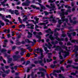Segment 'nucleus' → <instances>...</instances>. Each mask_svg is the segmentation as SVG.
<instances>
[{
    "label": "nucleus",
    "mask_w": 78,
    "mask_h": 78,
    "mask_svg": "<svg viewBox=\"0 0 78 78\" xmlns=\"http://www.w3.org/2000/svg\"><path fill=\"white\" fill-rule=\"evenodd\" d=\"M41 56H39L38 57V59H41L40 60L35 61L34 62V63L35 64H41V65L42 67H43L44 66V64L42 63L43 62V60L42 58H44V56L43 55V54H41Z\"/></svg>",
    "instance_id": "1"
},
{
    "label": "nucleus",
    "mask_w": 78,
    "mask_h": 78,
    "mask_svg": "<svg viewBox=\"0 0 78 78\" xmlns=\"http://www.w3.org/2000/svg\"><path fill=\"white\" fill-rule=\"evenodd\" d=\"M61 12H60L59 13L60 16H64V15L67 16V15H68V14H69L67 11H66L65 12H64V9H61Z\"/></svg>",
    "instance_id": "2"
},
{
    "label": "nucleus",
    "mask_w": 78,
    "mask_h": 78,
    "mask_svg": "<svg viewBox=\"0 0 78 78\" xmlns=\"http://www.w3.org/2000/svg\"><path fill=\"white\" fill-rule=\"evenodd\" d=\"M33 34L34 36H35L36 37L37 39H38V40L37 41L38 42H40L41 41V37L40 36L37 35V32L36 31H34L33 32Z\"/></svg>",
    "instance_id": "3"
},
{
    "label": "nucleus",
    "mask_w": 78,
    "mask_h": 78,
    "mask_svg": "<svg viewBox=\"0 0 78 78\" xmlns=\"http://www.w3.org/2000/svg\"><path fill=\"white\" fill-rule=\"evenodd\" d=\"M31 1H29V0H26L25 3H22V6H29L30 5V3Z\"/></svg>",
    "instance_id": "4"
},
{
    "label": "nucleus",
    "mask_w": 78,
    "mask_h": 78,
    "mask_svg": "<svg viewBox=\"0 0 78 78\" xmlns=\"http://www.w3.org/2000/svg\"><path fill=\"white\" fill-rule=\"evenodd\" d=\"M52 45H54L53 46V48H56L55 49V51L56 50H59L60 51H63V50L62 49H61V47L60 46H57L56 47V44H52Z\"/></svg>",
    "instance_id": "5"
},
{
    "label": "nucleus",
    "mask_w": 78,
    "mask_h": 78,
    "mask_svg": "<svg viewBox=\"0 0 78 78\" xmlns=\"http://www.w3.org/2000/svg\"><path fill=\"white\" fill-rule=\"evenodd\" d=\"M21 58V56H20V55H18V56H17L16 55H13V59H14L13 60V61H18L19 60L17 58L19 59V58Z\"/></svg>",
    "instance_id": "6"
},
{
    "label": "nucleus",
    "mask_w": 78,
    "mask_h": 78,
    "mask_svg": "<svg viewBox=\"0 0 78 78\" xmlns=\"http://www.w3.org/2000/svg\"><path fill=\"white\" fill-rule=\"evenodd\" d=\"M61 20L63 22H66V23H67L68 22V19H66V16H61Z\"/></svg>",
    "instance_id": "7"
},
{
    "label": "nucleus",
    "mask_w": 78,
    "mask_h": 78,
    "mask_svg": "<svg viewBox=\"0 0 78 78\" xmlns=\"http://www.w3.org/2000/svg\"><path fill=\"white\" fill-rule=\"evenodd\" d=\"M45 32L46 33H50L52 34H53V31H51V30L50 28H49L48 30H46L45 31Z\"/></svg>",
    "instance_id": "8"
},
{
    "label": "nucleus",
    "mask_w": 78,
    "mask_h": 78,
    "mask_svg": "<svg viewBox=\"0 0 78 78\" xmlns=\"http://www.w3.org/2000/svg\"><path fill=\"white\" fill-rule=\"evenodd\" d=\"M61 70H55L54 71L53 73H52L53 75H55V73H61Z\"/></svg>",
    "instance_id": "9"
},
{
    "label": "nucleus",
    "mask_w": 78,
    "mask_h": 78,
    "mask_svg": "<svg viewBox=\"0 0 78 78\" xmlns=\"http://www.w3.org/2000/svg\"><path fill=\"white\" fill-rule=\"evenodd\" d=\"M8 0H4V1L2 2H1V3L2 5L3 6H6V5L5 4V3L7 2Z\"/></svg>",
    "instance_id": "10"
},
{
    "label": "nucleus",
    "mask_w": 78,
    "mask_h": 78,
    "mask_svg": "<svg viewBox=\"0 0 78 78\" xmlns=\"http://www.w3.org/2000/svg\"><path fill=\"white\" fill-rule=\"evenodd\" d=\"M49 38L50 39L51 41H54L55 39L56 38H55V37H53V36L51 34L49 36Z\"/></svg>",
    "instance_id": "11"
},
{
    "label": "nucleus",
    "mask_w": 78,
    "mask_h": 78,
    "mask_svg": "<svg viewBox=\"0 0 78 78\" xmlns=\"http://www.w3.org/2000/svg\"><path fill=\"white\" fill-rule=\"evenodd\" d=\"M30 7H32V8L34 9H36L39 10L40 9V7H37L36 6L34 5H30Z\"/></svg>",
    "instance_id": "12"
},
{
    "label": "nucleus",
    "mask_w": 78,
    "mask_h": 78,
    "mask_svg": "<svg viewBox=\"0 0 78 78\" xmlns=\"http://www.w3.org/2000/svg\"><path fill=\"white\" fill-rule=\"evenodd\" d=\"M20 61L21 62H22V61H23V63L22 64V65H24L25 64V62H26L25 61V58H24V57H23L21 58L20 60Z\"/></svg>",
    "instance_id": "13"
},
{
    "label": "nucleus",
    "mask_w": 78,
    "mask_h": 78,
    "mask_svg": "<svg viewBox=\"0 0 78 78\" xmlns=\"http://www.w3.org/2000/svg\"><path fill=\"white\" fill-rule=\"evenodd\" d=\"M59 35V34H58V33H55L54 34V36H55V39H56V40H58V36Z\"/></svg>",
    "instance_id": "14"
},
{
    "label": "nucleus",
    "mask_w": 78,
    "mask_h": 78,
    "mask_svg": "<svg viewBox=\"0 0 78 78\" xmlns=\"http://www.w3.org/2000/svg\"><path fill=\"white\" fill-rule=\"evenodd\" d=\"M28 34L29 35L27 36V37H28V38H31V37H32L33 34H32V33H30V32H28Z\"/></svg>",
    "instance_id": "15"
},
{
    "label": "nucleus",
    "mask_w": 78,
    "mask_h": 78,
    "mask_svg": "<svg viewBox=\"0 0 78 78\" xmlns=\"http://www.w3.org/2000/svg\"><path fill=\"white\" fill-rule=\"evenodd\" d=\"M15 12H14L15 14L16 15V16H17L18 15H19L20 14V13L19 12V10H15L14 11Z\"/></svg>",
    "instance_id": "16"
},
{
    "label": "nucleus",
    "mask_w": 78,
    "mask_h": 78,
    "mask_svg": "<svg viewBox=\"0 0 78 78\" xmlns=\"http://www.w3.org/2000/svg\"><path fill=\"white\" fill-rule=\"evenodd\" d=\"M50 5L51 7H50V9H54V8H55V5L53 4H51Z\"/></svg>",
    "instance_id": "17"
},
{
    "label": "nucleus",
    "mask_w": 78,
    "mask_h": 78,
    "mask_svg": "<svg viewBox=\"0 0 78 78\" xmlns=\"http://www.w3.org/2000/svg\"><path fill=\"white\" fill-rule=\"evenodd\" d=\"M78 41V40H74V39H73L71 41V43H73L74 44H75L76 42L77 43V41Z\"/></svg>",
    "instance_id": "18"
},
{
    "label": "nucleus",
    "mask_w": 78,
    "mask_h": 78,
    "mask_svg": "<svg viewBox=\"0 0 78 78\" xmlns=\"http://www.w3.org/2000/svg\"><path fill=\"white\" fill-rule=\"evenodd\" d=\"M12 58H9L8 59V61L7 62L9 64V63H11V62H12Z\"/></svg>",
    "instance_id": "19"
},
{
    "label": "nucleus",
    "mask_w": 78,
    "mask_h": 78,
    "mask_svg": "<svg viewBox=\"0 0 78 78\" xmlns=\"http://www.w3.org/2000/svg\"><path fill=\"white\" fill-rule=\"evenodd\" d=\"M39 70L41 72V71H44V72H47V70H46V69H44L43 68H41L39 69Z\"/></svg>",
    "instance_id": "20"
},
{
    "label": "nucleus",
    "mask_w": 78,
    "mask_h": 78,
    "mask_svg": "<svg viewBox=\"0 0 78 78\" xmlns=\"http://www.w3.org/2000/svg\"><path fill=\"white\" fill-rule=\"evenodd\" d=\"M76 51H78V46H76L75 48L74 49V50L73 51V52H75Z\"/></svg>",
    "instance_id": "21"
},
{
    "label": "nucleus",
    "mask_w": 78,
    "mask_h": 78,
    "mask_svg": "<svg viewBox=\"0 0 78 78\" xmlns=\"http://www.w3.org/2000/svg\"><path fill=\"white\" fill-rule=\"evenodd\" d=\"M78 73V71H76L75 72V73H74L73 72L72 73H71V75H73L74 76H75L76 75V74Z\"/></svg>",
    "instance_id": "22"
},
{
    "label": "nucleus",
    "mask_w": 78,
    "mask_h": 78,
    "mask_svg": "<svg viewBox=\"0 0 78 78\" xmlns=\"http://www.w3.org/2000/svg\"><path fill=\"white\" fill-rule=\"evenodd\" d=\"M48 47L49 49H51V47H52V45L50 44V42H48Z\"/></svg>",
    "instance_id": "23"
},
{
    "label": "nucleus",
    "mask_w": 78,
    "mask_h": 78,
    "mask_svg": "<svg viewBox=\"0 0 78 78\" xmlns=\"http://www.w3.org/2000/svg\"><path fill=\"white\" fill-rule=\"evenodd\" d=\"M27 49H28V50H29L30 52H32V51H33V49L31 48L30 46L28 47L27 48Z\"/></svg>",
    "instance_id": "24"
},
{
    "label": "nucleus",
    "mask_w": 78,
    "mask_h": 78,
    "mask_svg": "<svg viewBox=\"0 0 78 78\" xmlns=\"http://www.w3.org/2000/svg\"><path fill=\"white\" fill-rule=\"evenodd\" d=\"M58 43V41H55L54 42L53 41H52L51 42V44H57Z\"/></svg>",
    "instance_id": "25"
},
{
    "label": "nucleus",
    "mask_w": 78,
    "mask_h": 78,
    "mask_svg": "<svg viewBox=\"0 0 78 78\" xmlns=\"http://www.w3.org/2000/svg\"><path fill=\"white\" fill-rule=\"evenodd\" d=\"M9 72H10V70L9 69L6 71L5 70L4 72V73H6V74H8V73H9Z\"/></svg>",
    "instance_id": "26"
},
{
    "label": "nucleus",
    "mask_w": 78,
    "mask_h": 78,
    "mask_svg": "<svg viewBox=\"0 0 78 78\" xmlns=\"http://www.w3.org/2000/svg\"><path fill=\"white\" fill-rule=\"evenodd\" d=\"M9 12L11 13V14H14V11L12 10L11 9H9Z\"/></svg>",
    "instance_id": "27"
},
{
    "label": "nucleus",
    "mask_w": 78,
    "mask_h": 78,
    "mask_svg": "<svg viewBox=\"0 0 78 78\" xmlns=\"http://www.w3.org/2000/svg\"><path fill=\"white\" fill-rule=\"evenodd\" d=\"M57 41H59V42H61V41H64V39L62 38L60 39L59 38H58V39L57 40Z\"/></svg>",
    "instance_id": "28"
},
{
    "label": "nucleus",
    "mask_w": 78,
    "mask_h": 78,
    "mask_svg": "<svg viewBox=\"0 0 78 78\" xmlns=\"http://www.w3.org/2000/svg\"><path fill=\"white\" fill-rule=\"evenodd\" d=\"M20 27V28H22V27H23V28H25V25L22 24L21 25H19Z\"/></svg>",
    "instance_id": "29"
},
{
    "label": "nucleus",
    "mask_w": 78,
    "mask_h": 78,
    "mask_svg": "<svg viewBox=\"0 0 78 78\" xmlns=\"http://www.w3.org/2000/svg\"><path fill=\"white\" fill-rule=\"evenodd\" d=\"M58 24H60L61 25V24H62V23H63V22H62V20H58Z\"/></svg>",
    "instance_id": "30"
},
{
    "label": "nucleus",
    "mask_w": 78,
    "mask_h": 78,
    "mask_svg": "<svg viewBox=\"0 0 78 78\" xmlns=\"http://www.w3.org/2000/svg\"><path fill=\"white\" fill-rule=\"evenodd\" d=\"M60 70L62 71V72H64L65 71V69H64V68L63 66H61L60 68Z\"/></svg>",
    "instance_id": "31"
},
{
    "label": "nucleus",
    "mask_w": 78,
    "mask_h": 78,
    "mask_svg": "<svg viewBox=\"0 0 78 78\" xmlns=\"http://www.w3.org/2000/svg\"><path fill=\"white\" fill-rule=\"evenodd\" d=\"M67 34L68 37H69V38H70L71 37H72V33H67Z\"/></svg>",
    "instance_id": "32"
},
{
    "label": "nucleus",
    "mask_w": 78,
    "mask_h": 78,
    "mask_svg": "<svg viewBox=\"0 0 78 78\" xmlns=\"http://www.w3.org/2000/svg\"><path fill=\"white\" fill-rule=\"evenodd\" d=\"M25 41L26 42H27V43H31V41H30L29 40V39H25Z\"/></svg>",
    "instance_id": "33"
},
{
    "label": "nucleus",
    "mask_w": 78,
    "mask_h": 78,
    "mask_svg": "<svg viewBox=\"0 0 78 78\" xmlns=\"http://www.w3.org/2000/svg\"><path fill=\"white\" fill-rule=\"evenodd\" d=\"M0 17H2V20H5V16H3V15L1 13H0Z\"/></svg>",
    "instance_id": "34"
},
{
    "label": "nucleus",
    "mask_w": 78,
    "mask_h": 78,
    "mask_svg": "<svg viewBox=\"0 0 78 78\" xmlns=\"http://www.w3.org/2000/svg\"><path fill=\"white\" fill-rule=\"evenodd\" d=\"M56 66V65H51L50 66L51 68H52V69H54L55 66Z\"/></svg>",
    "instance_id": "35"
},
{
    "label": "nucleus",
    "mask_w": 78,
    "mask_h": 78,
    "mask_svg": "<svg viewBox=\"0 0 78 78\" xmlns=\"http://www.w3.org/2000/svg\"><path fill=\"white\" fill-rule=\"evenodd\" d=\"M18 20L20 22V23H22V20H21V19L20 18V17H19L18 18Z\"/></svg>",
    "instance_id": "36"
},
{
    "label": "nucleus",
    "mask_w": 78,
    "mask_h": 78,
    "mask_svg": "<svg viewBox=\"0 0 78 78\" xmlns=\"http://www.w3.org/2000/svg\"><path fill=\"white\" fill-rule=\"evenodd\" d=\"M2 22L1 20H0V25L3 27L5 25V23L3 22Z\"/></svg>",
    "instance_id": "37"
},
{
    "label": "nucleus",
    "mask_w": 78,
    "mask_h": 78,
    "mask_svg": "<svg viewBox=\"0 0 78 78\" xmlns=\"http://www.w3.org/2000/svg\"><path fill=\"white\" fill-rule=\"evenodd\" d=\"M46 61L47 62H51V61H52V59L50 58L49 59H46Z\"/></svg>",
    "instance_id": "38"
},
{
    "label": "nucleus",
    "mask_w": 78,
    "mask_h": 78,
    "mask_svg": "<svg viewBox=\"0 0 78 78\" xmlns=\"http://www.w3.org/2000/svg\"><path fill=\"white\" fill-rule=\"evenodd\" d=\"M58 76L60 78H65V77L64 76H62V74H58Z\"/></svg>",
    "instance_id": "39"
},
{
    "label": "nucleus",
    "mask_w": 78,
    "mask_h": 78,
    "mask_svg": "<svg viewBox=\"0 0 78 78\" xmlns=\"http://www.w3.org/2000/svg\"><path fill=\"white\" fill-rule=\"evenodd\" d=\"M20 44H21V42L20 41L16 42V45H20Z\"/></svg>",
    "instance_id": "40"
},
{
    "label": "nucleus",
    "mask_w": 78,
    "mask_h": 78,
    "mask_svg": "<svg viewBox=\"0 0 78 78\" xmlns=\"http://www.w3.org/2000/svg\"><path fill=\"white\" fill-rule=\"evenodd\" d=\"M48 2L49 3H53V2H56V0H49Z\"/></svg>",
    "instance_id": "41"
},
{
    "label": "nucleus",
    "mask_w": 78,
    "mask_h": 78,
    "mask_svg": "<svg viewBox=\"0 0 78 78\" xmlns=\"http://www.w3.org/2000/svg\"><path fill=\"white\" fill-rule=\"evenodd\" d=\"M69 55V53L68 52H67L66 53L65 55L64 56V58H66L67 57V56H68Z\"/></svg>",
    "instance_id": "42"
},
{
    "label": "nucleus",
    "mask_w": 78,
    "mask_h": 78,
    "mask_svg": "<svg viewBox=\"0 0 78 78\" xmlns=\"http://www.w3.org/2000/svg\"><path fill=\"white\" fill-rule=\"evenodd\" d=\"M4 20L5 22H9V20L5 18V20Z\"/></svg>",
    "instance_id": "43"
},
{
    "label": "nucleus",
    "mask_w": 78,
    "mask_h": 78,
    "mask_svg": "<svg viewBox=\"0 0 78 78\" xmlns=\"http://www.w3.org/2000/svg\"><path fill=\"white\" fill-rule=\"evenodd\" d=\"M66 34H62L61 35V36L62 37H66Z\"/></svg>",
    "instance_id": "44"
},
{
    "label": "nucleus",
    "mask_w": 78,
    "mask_h": 78,
    "mask_svg": "<svg viewBox=\"0 0 78 78\" xmlns=\"http://www.w3.org/2000/svg\"><path fill=\"white\" fill-rule=\"evenodd\" d=\"M34 73L32 72L30 74V76L31 77H34Z\"/></svg>",
    "instance_id": "45"
},
{
    "label": "nucleus",
    "mask_w": 78,
    "mask_h": 78,
    "mask_svg": "<svg viewBox=\"0 0 78 78\" xmlns=\"http://www.w3.org/2000/svg\"><path fill=\"white\" fill-rule=\"evenodd\" d=\"M6 51V49H2L1 51V52L2 53H3V52H5Z\"/></svg>",
    "instance_id": "46"
},
{
    "label": "nucleus",
    "mask_w": 78,
    "mask_h": 78,
    "mask_svg": "<svg viewBox=\"0 0 78 78\" xmlns=\"http://www.w3.org/2000/svg\"><path fill=\"white\" fill-rule=\"evenodd\" d=\"M38 36H42V35H43L42 33L41 32H38Z\"/></svg>",
    "instance_id": "47"
},
{
    "label": "nucleus",
    "mask_w": 78,
    "mask_h": 78,
    "mask_svg": "<svg viewBox=\"0 0 78 78\" xmlns=\"http://www.w3.org/2000/svg\"><path fill=\"white\" fill-rule=\"evenodd\" d=\"M28 20V18L27 17H26L24 19H23V22H26L27 21V20Z\"/></svg>",
    "instance_id": "48"
},
{
    "label": "nucleus",
    "mask_w": 78,
    "mask_h": 78,
    "mask_svg": "<svg viewBox=\"0 0 78 78\" xmlns=\"http://www.w3.org/2000/svg\"><path fill=\"white\" fill-rule=\"evenodd\" d=\"M30 64V61H28L26 62L25 66H27V65H28V64Z\"/></svg>",
    "instance_id": "49"
},
{
    "label": "nucleus",
    "mask_w": 78,
    "mask_h": 78,
    "mask_svg": "<svg viewBox=\"0 0 78 78\" xmlns=\"http://www.w3.org/2000/svg\"><path fill=\"white\" fill-rule=\"evenodd\" d=\"M50 18H48L47 17H43V20H45V19H49Z\"/></svg>",
    "instance_id": "50"
},
{
    "label": "nucleus",
    "mask_w": 78,
    "mask_h": 78,
    "mask_svg": "<svg viewBox=\"0 0 78 78\" xmlns=\"http://www.w3.org/2000/svg\"><path fill=\"white\" fill-rule=\"evenodd\" d=\"M63 25L64 26L62 25V27H63V28H65V27L66 26V25H67V24H66V23H63Z\"/></svg>",
    "instance_id": "51"
},
{
    "label": "nucleus",
    "mask_w": 78,
    "mask_h": 78,
    "mask_svg": "<svg viewBox=\"0 0 78 78\" xmlns=\"http://www.w3.org/2000/svg\"><path fill=\"white\" fill-rule=\"evenodd\" d=\"M71 33H72V34H73V36H76V33L75 32H73Z\"/></svg>",
    "instance_id": "52"
},
{
    "label": "nucleus",
    "mask_w": 78,
    "mask_h": 78,
    "mask_svg": "<svg viewBox=\"0 0 78 78\" xmlns=\"http://www.w3.org/2000/svg\"><path fill=\"white\" fill-rule=\"evenodd\" d=\"M72 44L70 42V41H69L67 43V45H71Z\"/></svg>",
    "instance_id": "53"
},
{
    "label": "nucleus",
    "mask_w": 78,
    "mask_h": 78,
    "mask_svg": "<svg viewBox=\"0 0 78 78\" xmlns=\"http://www.w3.org/2000/svg\"><path fill=\"white\" fill-rule=\"evenodd\" d=\"M25 52V51H21V52L20 53L21 55L23 56V53Z\"/></svg>",
    "instance_id": "54"
},
{
    "label": "nucleus",
    "mask_w": 78,
    "mask_h": 78,
    "mask_svg": "<svg viewBox=\"0 0 78 78\" xmlns=\"http://www.w3.org/2000/svg\"><path fill=\"white\" fill-rule=\"evenodd\" d=\"M9 67H10V66H5V69H9Z\"/></svg>",
    "instance_id": "55"
},
{
    "label": "nucleus",
    "mask_w": 78,
    "mask_h": 78,
    "mask_svg": "<svg viewBox=\"0 0 78 78\" xmlns=\"http://www.w3.org/2000/svg\"><path fill=\"white\" fill-rule=\"evenodd\" d=\"M39 51H40V53H41V54H43V53H42V52H43V50H42V49H40Z\"/></svg>",
    "instance_id": "56"
},
{
    "label": "nucleus",
    "mask_w": 78,
    "mask_h": 78,
    "mask_svg": "<svg viewBox=\"0 0 78 78\" xmlns=\"http://www.w3.org/2000/svg\"><path fill=\"white\" fill-rule=\"evenodd\" d=\"M62 48H65V49H67V48L66 46H65L64 45L62 46Z\"/></svg>",
    "instance_id": "57"
},
{
    "label": "nucleus",
    "mask_w": 78,
    "mask_h": 78,
    "mask_svg": "<svg viewBox=\"0 0 78 78\" xmlns=\"http://www.w3.org/2000/svg\"><path fill=\"white\" fill-rule=\"evenodd\" d=\"M41 8H42V9H44H44H45L46 8H45V6H44V5H42L41 6Z\"/></svg>",
    "instance_id": "58"
},
{
    "label": "nucleus",
    "mask_w": 78,
    "mask_h": 78,
    "mask_svg": "<svg viewBox=\"0 0 78 78\" xmlns=\"http://www.w3.org/2000/svg\"><path fill=\"white\" fill-rule=\"evenodd\" d=\"M1 69H2V70H3V72L5 71V67H1Z\"/></svg>",
    "instance_id": "59"
},
{
    "label": "nucleus",
    "mask_w": 78,
    "mask_h": 78,
    "mask_svg": "<svg viewBox=\"0 0 78 78\" xmlns=\"http://www.w3.org/2000/svg\"><path fill=\"white\" fill-rule=\"evenodd\" d=\"M31 54H29V53H27V54L26 55V56L29 58Z\"/></svg>",
    "instance_id": "60"
},
{
    "label": "nucleus",
    "mask_w": 78,
    "mask_h": 78,
    "mask_svg": "<svg viewBox=\"0 0 78 78\" xmlns=\"http://www.w3.org/2000/svg\"><path fill=\"white\" fill-rule=\"evenodd\" d=\"M21 3V2H20V1H18L17 3H16V4L17 5H20Z\"/></svg>",
    "instance_id": "61"
},
{
    "label": "nucleus",
    "mask_w": 78,
    "mask_h": 78,
    "mask_svg": "<svg viewBox=\"0 0 78 78\" xmlns=\"http://www.w3.org/2000/svg\"><path fill=\"white\" fill-rule=\"evenodd\" d=\"M76 23H77V22L75 20L73 22V24H74V25H75L76 24Z\"/></svg>",
    "instance_id": "62"
},
{
    "label": "nucleus",
    "mask_w": 78,
    "mask_h": 78,
    "mask_svg": "<svg viewBox=\"0 0 78 78\" xmlns=\"http://www.w3.org/2000/svg\"><path fill=\"white\" fill-rule=\"evenodd\" d=\"M6 76V74H3L2 75V76L3 77V78H5V76Z\"/></svg>",
    "instance_id": "63"
},
{
    "label": "nucleus",
    "mask_w": 78,
    "mask_h": 78,
    "mask_svg": "<svg viewBox=\"0 0 78 78\" xmlns=\"http://www.w3.org/2000/svg\"><path fill=\"white\" fill-rule=\"evenodd\" d=\"M46 7H47V8H50V5H46Z\"/></svg>",
    "instance_id": "64"
}]
</instances>
